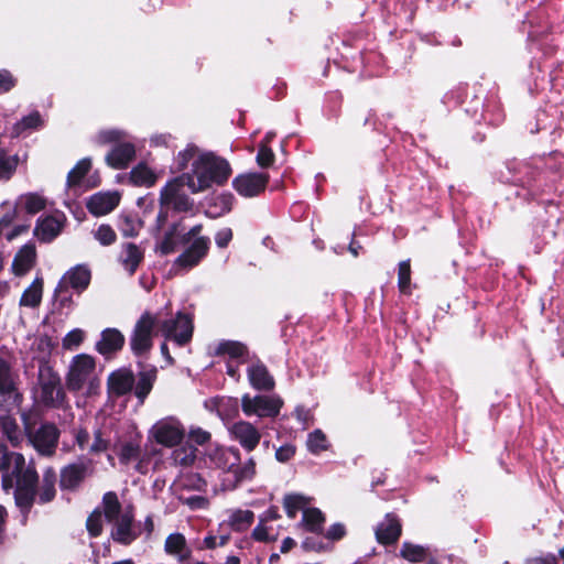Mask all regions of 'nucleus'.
I'll return each instance as SVG.
<instances>
[{"mask_svg":"<svg viewBox=\"0 0 564 564\" xmlns=\"http://www.w3.org/2000/svg\"><path fill=\"white\" fill-rule=\"evenodd\" d=\"M0 471L2 488L6 491L14 489L15 503L21 509L29 510L35 499L39 480L34 464H26L21 453L10 452L7 445L0 443Z\"/></svg>","mask_w":564,"mask_h":564,"instance_id":"obj_1","label":"nucleus"},{"mask_svg":"<svg viewBox=\"0 0 564 564\" xmlns=\"http://www.w3.org/2000/svg\"><path fill=\"white\" fill-rule=\"evenodd\" d=\"M65 386L70 392H80L84 397H94L100 389V376L95 358L79 354L69 361L65 376Z\"/></svg>","mask_w":564,"mask_h":564,"instance_id":"obj_2","label":"nucleus"},{"mask_svg":"<svg viewBox=\"0 0 564 564\" xmlns=\"http://www.w3.org/2000/svg\"><path fill=\"white\" fill-rule=\"evenodd\" d=\"M230 166L224 159L203 154L193 163V172L187 177V186L193 193L203 192L215 182L223 184L230 175Z\"/></svg>","mask_w":564,"mask_h":564,"instance_id":"obj_3","label":"nucleus"},{"mask_svg":"<svg viewBox=\"0 0 564 564\" xmlns=\"http://www.w3.org/2000/svg\"><path fill=\"white\" fill-rule=\"evenodd\" d=\"M161 330V321L149 312H145L135 323L130 339L131 350L142 356L152 348V339Z\"/></svg>","mask_w":564,"mask_h":564,"instance_id":"obj_4","label":"nucleus"},{"mask_svg":"<svg viewBox=\"0 0 564 564\" xmlns=\"http://www.w3.org/2000/svg\"><path fill=\"white\" fill-rule=\"evenodd\" d=\"M24 420V430L30 443L42 455L51 456L54 454L57 441L58 430L53 424H43L35 432H31L26 415H22Z\"/></svg>","mask_w":564,"mask_h":564,"instance_id":"obj_5","label":"nucleus"},{"mask_svg":"<svg viewBox=\"0 0 564 564\" xmlns=\"http://www.w3.org/2000/svg\"><path fill=\"white\" fill-rule=\"evenodd\" d=\"M189 174H183L169 182L161 192L160 203L162 206L172 207L177 212H187L192 207V203L183 192L184 185H187Z\"/></svg>","mask_w":564,"mask_h":564,"instance_id":"obj_6","label":"nucleus"},{"mask_svg":"<svg viewBox=\"0 0 564 564\" xmlns=\"http://www.w3.org/2000/svg\"><path fill=\"white\" fill-rule=\"evenodd\" d=\"M283 402L280 398L256 395H243L241 399V408L247 415H257L259 417L275 416L279 414Z\"/></svg>","mask_w":564,"mask_h":564,"instance_id":"obj_7","label":"nucleus"},{"mask_svg":"<svg viewBox=\"0 0 564 564\" xmlns=\"http://www.w3.org/2000/svg\"><path fill=\"white\" fill-rule=\"evenodd\" d=\"M40 399L46 405H58L62 403L64 393L61 387L59 377L50 367H42L39 372Z\"/></svg>","mask_w":564,"mask_h":564,"instance_id":"obj_8","label":"nucleus"},{"mask_svg":"<svg viewBox=\"0 0 564 564\" xmlns=\"http://www.w3.org/2000/svg\"><path fill=\"white\" fill-rule=\"evenodd\" d=\"M90 279L91 273L87 267L83 264L76 265L63 274L54 291V295L58 296L69 288L80 293L87 289L90 283Z\"/></svg>","mask_w":564,"mask_h":564,"instance_id":"obj_9","label":"nucleus"},{"mask_svg":"<svg viewBox=\"0 0 564 564\" xmlns=\"http://www.w3.org/2000/svg\"><path fill=\"white\" fill-rule=\"evenodd\" d=\"M161 330L166 338L183 345L192 338L193 323L188 315L178 313L175 319L161 321Z\"/></svg>","mask_w":564,"mask_h":564,"instance_id":"obj_10","label":"nucleus"},{"mask_svg":"<svg viewBox=\"0 0 564 564\" xmlns=\"http://www.w3.org/2000/svg\"><path fill=\"white\" fill-rule=\"evenodd\" d=\"M269 182V176L262 173H246L234 180L235 189L245 197H253L262 193Z\"/></svg>","mask_w":564,"mask_h":564,"instance_id":"obj_11","label":"nucleus"},{"mask_svg":"<svg viewBox=\"0 0 564 564\" xmlns=\"http://www.w3.org/2000/svg\"><path fill=\"white\" fill-rule=\"evenodd\" d=\"M93 473L91 462H77L65 466L61 471V487L67 490L76 489L84 479Z\"/></svg>","mask_w":564,"mask_h":564,"instance_id":"obj_12","label":"nucleus"},{"mask_svg":"<svg viewBox=\"0 0 564 564\" xmlns=\"http://www.w3.org/2000/svg\"><path fill=\"white\" fill-rule=\"evenodd\" d=\"M150 434L156 443L166 447L177 445L184 436V432L180 424L169 421H160L154 424Z\"/></svg>","mask_w":564,"mask_h":564,"instance_id":"obj_13","label":"nucleus"},{"mask_svg":"<svg viewBox=\"0 0 564 564\" xmlns=\"http://www.w3.org/2000/svg\"><path fill=\"white\" fill-rule=\"evenodd\" d=\"M230 435L248 452L253 451L261 440L260 431L250 422L238 421L229 429Z\"/></svg>","mask_w":564,"mask_h":564,"instance_id":"obj_14","label":"nucleus"},{"mask_svg":"<svg viewBox=\"0 0 564 564\" xmlns=\"http://www.w3.org/2000/svg\"><path fill=\"white\" fill-rule=\"evenodd\" d=\"M118 192H100L94 194L87 202V209L95 216H104L111 213L120 202Z\"/></svg>","mask_w":564,"mask_h":564,"instance_id":"obj_15","label":"nucleus"},{"mask_svg":"<svg viewBox=\"0 0 564 564\" xmlns=\"http://www.w3.org/2000/svg\"><path fill=\"white\" fill-rule=\"evenodd\" d=\"M200 230V226L193 227L186 235L180 238L178 235V226L176 224L172 225L170 229L164 234L162 239L158 242L155 250L162 254L166 256L176 250L180 241H189L192 237H195Z\"/></svg>","mask_w":564,"mask_h":564,"instance_id":"obj_16","label":"nucleus"},{"mask_svg":"<svg viewBox=\"0 0 564 564\" xmlns=\"http://www.w3.org/2000/svg\"><path fill=\"white\" fill-rule=\"evenodd\" d=\"M208 250V239L198 237L194 239L191 246L176 259L175 264L181 268H192L204 258Z\"/></svg>","mask_w":564,"mask_h":564,"instance_id":"obj_17","label":"nucleus"},{"mask_svg":"<svg viewBox=\"0 0 564 564\" xmlns=\"http://www.w3.org/2000/svg\"><path fill=\"white\" fill-rule=\"evenodd\" d=\"M135 149L130 142L115 145L106 156V162L113 169H124L134 159Z\"/></svg>","mask_w":564,"mask_h":564,"instance_id":"obj_18","label":"nucleus"},{"mask_svg":"<svg viewBox=\"0 0 564 564\" xmlns=\"http://www.w3.org/2000/svg\"><path fill=\"white\" fill-rule=\"evenodd\" d=\"M134 384L133 373L121 369L112 372L108 378V392L111 397H121L131 391Z\"/></svg>","mask_w":564,"mask_h":564,"instance_id":"obj_19","label":"nucleus"},{"mask_svg":"<svg viewBox=\"0 0 564 564\" xmlns=\"http://www.w3.org/2000/svg\"><path fill=\"white\" fill-rule=\"evenodd\" d=\"M400 534L401 524L392 514H387L376 529V538L381 544H392L397 542Z\"/></svg>","mask_w":564,"mask_h":564,"instance_id":"obj_20","label":"nucleus"},{"mask_svg":"<svg viewBox=\"0 0 564 564\" xmlns=\"http://www.w3.org/2000/svg\"><path fill=\"white\" fill-rule=\"evenodd\" d=\"M36 262V249L33 245L23 246L12 262V272L17 276L25 275Z\"/></svg>","mask_w":564,"mask_h":564,"instance_id":"obj_21","label":"nucleus"},{"mask_svg":"<svg viewBox=\"0 0 564 564\" xmlns=\"http://www.w3.org/2000/svg\"><path fill=\"white\" fill-rule=\"evenodd\" d=\"M62 228L63 223L61 219L54 216H48L37 221L34 235L39 240L50 242L59 235Z\"/></svg>","mask_w":564,"mask_h":564,"instance_id":"obj_22","label":"nucleus"},{"mask_svg":"<svg viewBox=\"0 0 564 564\" xmlns=\"http://www.w3.org/2000/svg\"><path fill=\"white\" fill-rule=\"evenodd\" d=\"M0 433L13 447H18L24 440L25 431L20 429L17 420L11 415H0Z\"/></svg>","mask_w":564,"mask_h":564,"instance_id":"obj_23","label":"nucleus"},{"mask_svg":"<svg viewBox=\"0 0 564 564\" xmlns=\"http://www.w3.org/2000/svg\"><path fill=\"white\" fill-rule=\"evenodd\" d=\"M124 344L123 335L116 328H108L102 332L100 340L96 348L101 355H108L122 348Z\"/></svg>","mask_w":564,"mask_h":564,"instance_id":"obj_24","label":"nucleus"},{"mask_svg":"<svg viewBox=\"0 0 564 564\" xmlns=\"http://www.w3.org/2000/svg\"><path fill=\"white\" fill-rule=\"evenodd\" d=\"M164 550L167 554L177 557V560L182 562L187 561L192 555L186 539L181 533L170 534L165 540Z\"/></svg>","mask_w":564,"mask_h":564,"instance_id":"obj_25","label":"nucleus"},{"mask_svg":"<svg viewBox=\"0 0 564 564\" xmlns=\"http://www.w3.org/2000/svg\"><path fill=\"white\" fill-rule=\"evenodd\" d=\"M44 280L36 276L22 293L19 304L22 307L36 308L40 306L43 296Z\"/></svg>","mask_w":564,"mask_h":564,"instance_id":"obj_26","label":"nucleus"},{"mask_svg":"<svg viewBox=\"0 0 564 564\" xmlns=\"http://www.w3.org/2000/svg\"><path fill=\"white\" fill-rule=\"evenodd\" d=\"M251 386L257 390L269 391L274 388V380L263 365H254L248 370Z\"/></svg>","mask_w":564,"mask_h":564,"instance_id":"obj_27","label":"nucleus"},{"mask_svg":"<svg viewBox=\"0 0 564 564\" xmlns=\"http://www.w3.org/2000/svg\"><path fill=\"white\" fill-rule=\"evenodd\" d=\"M326 518L318 508H305L303 510L302 527L312 533H322Z\"/></svg>","mask_w":564,"mask_h":564,"instance_id":"obj_28","label":"nucleus"},{"mask_svg":"<svg viewBox=\"0 0 564 564\" xmlns=\"http://www.w3.org/2000/svg\"><path fill=\"white\" fill-rule=\"evenodd\" d=\"M132 516L129 512H124L120 518L116 519L115 530L112 536L116 541L129 544L133 539L134 534L131 529Z\"/></svg>","mask_w":564,"mask_h":564,"instance_id":"obj_29","label":"nucleus"},{"mask_svg":"<svg viewBox=\"0 0 564 564\" xmlns=\"http://www.w3.org/2000/svg\"><path fill=\"white\" fill-rule=\"evenodd\" d=\"M55 481L56 475L52 468H48L43 474L42 485L39 489V499L42 503L52 501L55 497Z\"/></svg>","mask_w":564,"mask_h":564,"instance_id":"obj_30","label":"nucleus"},{"mask_svg":"<svg viewBox=\"0 0 564 564\" xmlns=\"http://www.w3.org/2000/svg\"><path fill=\"white\" fill-rule=\"evenodd\" d=\"M15 391V376L10 364L0 357V393L10 394Z\"/></svg>","mask_w":564,"mask_h":564,"instance_id":"obj_31","label":"nucleus"},{"mask_svg":"<svg viewBox=\"0 0 564 564\" xmlns=\"http://www.w3.org/2000/svg\"><path fill=\"white\" fill-rule=\"evenodd\" d=\"M130 180L138 186H152L156 181V175L145 164H138L132 169Z\"/></svg>","mask_w":564,"mask_h":564,"instance_id":"obj_32","label":"nucleus"},{"mask_svg":"<svg viewBox=\"0 0 564 564\" xmlns=\"http://www.w3.org/2000/svg\"><path fill=\"white\" fill-rule=\"evenodd\" d=\"M19 203L23 205L28 214L34 215L46 207V198L36 194L28 193L19 198Z\"/></svg>","mask_w":564,"mask_h":564,"instance_id":"obj_33","label":"nucleus"},{"mask_svg":"<svg viewBox=\"0 0 564 564\" xmlns=\"http://www.w3.org/2000/svg\"><path fill=\"white\" fill-rule=\"evenodd\" d=\"M141 260L142 252L135 245L127 243L123 247L122 263L130 273H133L135 271Z\"/></svg>","mask_w":564,"mask_h":564,"instance_id":"obj_34","label":"nucleus"},{"mask_svg":"<svg viewBox=\"0 0 564 564\" xmlns=\"http://www.w3.org/2000/svg\"><path fill=\"white\" fill-rule=\"evenodd\" d=\"M239 452L234 448L218 449L215 454V463L223 469L230 470L239 462Z\"/></svg>","mask_w":564,"mask_h":564,"instance_id":"obj_35","label":"nucleus"},{"mask_svg":"<svg viewBox=\"0 0 564 564\" xmlns=\"http://www.w3.org/2000/svg\"><path fill=\"white\" fill-rule=\"evenodd\" d=\"M104 512L108 521L112 522L120 518L121 505L115 492L105 494L102 498Z\"/></svg>","mask_w":564,"mask_h":564,"instance_id":"obj_36","label":"nucleus"},{"mask_svg":"<svg viewBox=\"0 0 564 564\" xmlns=\"http://www.w3.org/2000/svg\"><path fill=\"white\" fill-rule=\"evenodd\" d=\"M308 503L310 499L302 495H289L283 500L286 514L292 519L295 518L299 510H304L307 508L306 506Z\"/></svg>","mask_w":564,"mask_h":564,"instance_id":"obj_37","label":"nucleus"},{"mask_svg":"<svg viewBox=\"0 0 564 564\" xmlns=\"http://www.w3.org/2000/svg\"><path fill=\"white\" fill-rule=\"evenodd\" d=\"M91 161L89 159L80 160L75 167L68 173L67 185L69 187L76 186L90 171Z\"/></svg>","mask_w":564,"mask_h":564,"instance_id":"obj_38","label":"nucleus"},{"mask_svg":"<svg viewBox=\"0 0 564 564\" xmlns=\"http://www.w3.org/2000/svg\"><path fill=\"white\" fill-rule=\"evenodd\" d=\"M247 351V347L239 341H225L217 348L218 355H229L231 358L243 357Z\"/></svg>","mask_w":564,"mask_h":564,"instance_id":"obj_39","label":"nucleus"},{"mask_svg":"<svg viewBox=\"0 0 564 564\" xmlns=\"http://www.w3.org/2000/svg\"><path fill=\"white\" fill-rule=\"evenodd\" d=\"M307 447L314 454L326 451L328 448L326 435L321 430L312 432L307 438Z\"/></svg>","mask_w":564,"mask_h":564,"instance_id":"obj_40","label":"nucleus"},{"mask_svg":"<svg viewBox=\"0 0 564 564\" xmlns=\"http://www.w3.org/2000/svg\"><path fill=\"white\" fill-rule=\"evenodd\" d=\"M400 555L412 563H417L423 560V547L409 542L403 543Z\"/></svg>","mask_w":564,"mask_h":564,"instance_id":"obj_41","label":"nucleus"},{"mask_svg":"<svg viewBox=\"0 0 564 564\" xmlns=\"http://www.w3.org/2000/svg\"><path fill=\"white\" fill-rule=\"evenodd\" d=\"M18 162L17 156H7L3 151H0V178H10L18 166Z\"/></svg>","mask_w":564,"mask_h":564,"instance_id":"obj_42","label":"nucleus"},{"mask_svg":"<svg viewBox=\"0 0 564 564\" xmlns=\"http://www.w3.org/2000/svg\"><path fill=\"white\" fill-rule=\"evenodd\" d=\"M42 120L39 112H33L24 117L13 127V137H18L22 131L31 128H36L41 124Z\"/></svg>","mask_w":564,"mask_h":564,"instance_id":"obj_43","label":"nucleus"},{"mask_svg":"<svg viewBox=\"0 0 564 564\" xmlns=\"http://www.w3.org/2000/svg\"><path fill=\"white\" fill-rule=\"evenodd\" d=\"M398 278L400 292L410 293L411 269L408 261L400 262Z\"/></svg>","mask_w":564,"mask_h":564,"instance_id":"obj_44","label":"nucleus"},{"mask_svg":"<svg viewBox=\"0 0 564 564\" xmlns=\"http://www.w3.org/2000/svg\"><path fill=\"white\" fill-rule=\"evenodd\" d=\"M154 375L151 372H142L135 388V394L143 400L152 389Z\"/></svg>","mask_w":564,"mask_h":564,"instance_id":"obj_45","label":"nucleus"},{"mask_svg":"<svg viewBox=\"0 0 564 564\" xmlns=\"http://www.w3.org/2000/svg\"><path fill=\"white\" fill-rule=\"evenodd\" d=\"M95 238L104 246H109L116 241L117 235L108 225H101L95 232Z\"/></svg>","mask_w":564,"mask_h":564,"instance_id":"obj_46","label":"nucleus"},{"mask_svg":"<svg viewBox=\"0 0 564 564\" xmlns=\"http://www.w3.org/2000/svg\"><path fill=\"white\" fill-rule=\"evenodd\" d=\"M87 530L93 536H98L102 531V516L100 511H94L87 519Z\"/></svg>","mask_w":564,"mask_h":564,"instance_id":"obj_47","label":"nucleus"},{"mask_svg":"<svg viewBox=\"0 0 564 564\" xmlns=\"http://www.w3.org/2000/svg\"><path fill=\"white\" fill-rule=\"evenodd\" d=\"M140 455V448L138 445H134L132 443H126L122 445L119 457L121 463L128 464L133 459H137Z\"/></svg>","mask_w":564,"mask_h":564,"instance_id":"obj_48","label":"nucleus"},{"mask_svg":"<svg viewBox=\"0 0 564 564\" xmlns=\"http://www.w3.org/2000/svg\"><path fill=\"white\" fill-rule=\"evenodd\" d=\"M195 458H196L195 449L192 447H189V448L184 447V448H181V449L174 452L175 462L182 466L192 465L194 463Z\"/></svg>","mask_w":564,"mask_h":564,"instance_id":"obj_49","label":"nucleus"},{"mask_svg":"<svg viewBox=\"0 0 564 564\" xmlns=\"http://www.w3.org/2000/svg\"><path fill=\"white\" fill-rule=\"evenodd\" d=\"M124 138H126V132L122 131V130H117V129L101 131L98 134V141L101 144H108V143H111V142H119V141H121Z\"/></svg>","mask_w":564,"mask_h":564,"instance_id":"obj_50","label":"nucleus"},{"mask_svg":"<svg viewBox=\"0 0 564 564\" xmlns=\"http://www.w3.org/2000/svg\"><path fill=\"white\" fill-rule=\"evenodd\" d=\"M84 339V332L80 329H74L69 332L63 340V347L66 349H73L82 344Z\"/></svg>","mask_w":564,"mask_h":564,"instance_id":"obj_51","label":"nucleus"},{"mask_svg":"<svg viewBox=\"0 0 564 564\" xmlns=\"http://www.w3.org/2000/svg\"><path fill=\"white\" fill-rule=\"evenodd\" d=\"M274 161V154L270 148L262 144L257 155V163L261 167H269Z\"/></svg>","mask_w":564,"mask_h":564,"instance_id":"obj_52","label":"nucleus"},{"mask_svg":"<svg viewBox=\"0 0 564 564\" xmlns=\"http://www.w3.org/2000/svg\"><path fill=\"white\" fill-rule=\"evenodd\" d=\"M253 519V513L249 510L236 511L231 517V524L240 529L241 524H249Z\"/></svg>","mask_w":564,"mask_h":564,"instance_id":"obj_53","label":"nucleus"},{"mask_svg":"<svg viewBox=\"0 0 564 564\" xmlns=\"http://www.w3.org/2000/svg\"><path fill=\"white\" fill-rule=\"evenodd\" d=\"M524 564H558V560L556 555L547 553L540 556L528 557Z\"/></svg>","mask_w":564,"mask_h":564,"instance_id":"obj_54","label":"nucleus"},{"mask_svg":"<svg viewBox=\"0 0 564 564\" xmlns=\"http://www.w3.org/2000/svg\"><path fill=\"white\" fill-rule=\"evenodd\" d=\"M236 474L239 480L251 478L256 474L254 460L250 458Z\"/></svg>","mask_w":564,"mask_h":564,"instance_id":"obj_55","label":"nucleus"},{"mask_svg":"<svg viewBox=\"0 0 564 564\" xmlns=\"http://www.w3.org/2000/svg\"><path fill=\"white\" fill-rule=\"evenodd\" d=\"M295 454V447L293 445H283L275 452V457L279 462L285 463L290 460Z\"/></svg>","mask_w":564,"mask_h":564,"instance_id":"obj_56","label":"nucleus"},{"mask_svg":"<svg viewBox=\"0 0 564 564\" xmlns=\"http://www.w3.org/2000/svg\"><path fill=\"white\" fill-rule=\"evenodd\" d=\"M107 448H108V442L101 437V432L97 431L95 433V441L91 444V446L89 447V452L94 453V454H99L101 452H105Z\"/></svg>","mask_w":564,"mask_h":564,"instance_id":"obj_57","label":"nucleus"},{"mask_svg":"<svg viewBox=\"0 0 564 564\" xmlns=\"http://www.w3.org/2000/svg\"><path fill=\"white\" fill-rule=\"evenodd\" d=\"M15 84L12 75L7 70L0 72V93L9 91Z\"/></svg>","mask_w":564,"mask_h":564,"instance_id":"obj_58","label":"nucleus"},{"mask_svg":"<svg viewBox=\"0 0 564 564\" xmlns=\"http://www.w3.org/2000/svg\"><path fill=\"white\" fill-rule=\"evenodd\" d=\"M346 533L345 527L340 523L333 524L326 532L325 536L328 540H340Z\"/></svg>","mask_w":564,"mask_h":564,"instance_id":"obj_59","label":"nucleus"},{"mask_svg":"<svg viewBox=\"0 0 564 564\" xmlns=\"http://www.w3.org/2000/svg\"><path fill=\"white\" fill-rule=\"evenodd\" d=\"M189 438L198 445H203L207 443L210 438V434L200 429L192 430L189 433Z\"/></svg>","mask_w":564,"mask_h":564,"instance_id":"obj_60","label":"nucleus"},{"mask_svg":"<svg viewBox=\"0 0 564 564\" xmlns=\"http://www.w3.org/2000/svg\"><path fill=\"white\" fill-rule=\"evenodd\" d=\"M231 238H232L231 229L225 228L217 234L216 243L218 245V247L224 248L228 245V242L231 240Z\"/></svg>","mask_w":564,"mask_h":564,"instance_id":"obj_61","label":"nucleus"},{"mask_svg":"<svg viewBox=\"0 0 564 564\" xmlns=\"http://www.w3.org/2000/svg\"><path fill=\"white\" fill-rule=\"evenodd\" d=\"M184 503H186L187 506H189L191 508L195 509V508H206L207 507V499H205L204 497L202 496H194V497H189V498H186L183 500Z\"/></svg>","mask_w":564,"mask_h":564,"instance_id":"obj_62","label":"nucleus"},{"mask_svg":"<svg viewBox=\"0 0 564 564\" xmlns=\"http://www.w3.org/2000/svg\"><path fill=\"white\" fill-rule=\"evenodd\" d=\"M195 156V150L194 149H186L185 151L180 153V169H185L187 166V163L191 159Z\"/></svg>","mask_w":564,"mask_h":564,"instance_id":"obj_63","label":"nucleus"},{"mask_svg":"<svg viewBox=\"0 0 564 564\" xmlns=\"http://www.w3.org/2000/svg\"><path fill=\"white\" fill-rule=\"evenodd\" d=\"M17 209H12L10 213H7L1 219H0V232L2 231L3 228L6 227H9L12 221L15 219L17 217Z\"/></svg>","mask_w":564,"mask_h":564,"instance_id":"obj_64","label":"nucleus"}]
</instances>
